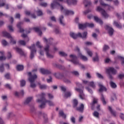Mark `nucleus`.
I'll list each match as a JSON object with an SVG mask.
<instances>
[{
  "label": "nucleus",
  "mask_w": 124,
  "mask_h": 124,
  "mask_svg": "<svg viewBox=\"0 0 124 124\" xmlns=\"http://www.w3.org/2000/svg\"><path fill=\"white\" fill-rule=\"evenodd\" d=\"M38 85L40 89H41L42 90H44L47 88V86L45 85H42L40 83H39Z\"/></svg>",
  "instance_id": "obj_39"
},
{
  "label": "nucleus",
  "mask_w": 124,
  "mask_h": 124,
  "mask_svg": "<svg viewBox=\"0 0 124 124\" xmlns=\"http://www.w3.org/2000/svg\"><path fill=\"white\" fill-rule=\"evenodd\" d=\"M120 117L121 118V119H122V120H124V114L121 113L120 114Z\"/></svg>",
  "instance_id": "obj_63"
},
{
  "label": "nucleus",
  "mask_w": 124,
  "mask_h": 124,
  "mask_svg": "<svg viewBox=\"0 0 124 124\" xmlns=\"http://www.w3.org/2000/svg\"><path fill=\"white\" fill-rule=\"evenodd\" d=\"M70 35L71 37H72V38H73L74 39H76V38H77L78 37H79V36H78V34H75L73 32H71L70 33Z\"/></svg>",
  "instance_id": "obj_29"
},
{
  "label": "nucleus",
  "mask_w": 124,
  "mask_h": 124,
  "mask_svg": "<svg viewBox=\"0 0 124 124\" xmlns=\"http://www.w3.org/2000/svg\"><path fill=\"white\" fill-rule=\"evenodd\" d=\"M28 80L30 82V87L31 88H35L36 87V85L34 83V81H35V79L37 78V76H36V75H32L31 72L28 73Z\"/></svg>",
  "instance_id": "obj_4"
},
{
  "label": "nucleus",
  "mask_w": 124,
  "mask_h": 124,
  "mask_svg": "<svg viewBox=\"0 0 124 124\" xmlns=\"http://www.w3.org/2000/svg\"><path fill=\"white\" fill-rule=\"evenodd\" d=\"M73 107H76L78 105V101L76 99H74L73 101Z\"/></svg>",
  "instance_id": "obj_45"
},
{
  "label": "nucleus",
  "mask_w": 124,
  "mask_h": 124,
  "mask_svg": "<svg viewBox=\"0 0 124 124\" xmlns=\"http://www.w3.org/2000/svg\"><path fill=\"white\" fill-rule=\"evenodd\" d=\"M98 87L100 88V89H99V92L100 93H101V92H103L104 91H107L106 88L104 87L103 85H102V83L101 82L98 83Z\"/></svg>",
  "instance_id": "obj_20"
},
{
  "label": "nucleus",
  "mask_w": 124,
  "mask_h": 124,
  "mask_svg": "<svg viewBox=\"0 0 124 124\" xmlns=\"http://www.w3.org/2000/svg\"><path fill=\"white\" fill-rule=\"evenodd\" d=\"M101 99L102 101H103V104L105 105L106 104V102L105 101V99H104V97L103 96V95H101Z\"/></svg>",
  "instance_id": "obj_53"
},
{
  "label": "nucleus",
  "mask_w": 124,
  "mask_h": 124,
  "mask_svg": "<svg viewBox=\"0 0 124 124\" xmlns=\"http://www.w3.org/2000/svg\"><path fill=\"white\" fill-rule=\"evenodd\" d=\"M118 78H120V79H122L123 78H124V74H120L118 76Z\"/></svg>",
  "instance_id": "obj_64"
},
{
  "label": "nucleus",
  "mask_w": 124,
  "mask_h": 124,
  "mask_svg": "<svg viewBox=\"0 0 124 124\" xmlns=\"http://www.w3.org/2000/svg\"><path fill=\"white\" fill-rule=\"evenodd\" d=\"M31 50L30 58L33 59L34 58V54H36V49H35V45L33 44L30 47H28Z\"/></svg>",
  "instance_id": "obj_9"
},
{
  "label": "nucleus",
  "mask_w": 124,
  "mask_h": 124,
  "mask_svg": "<svg viewBox=\"0 0 124 124\" xmlns=\"http://www.w3.org/2000/svg\"><path fill=\"white\" fill-rule=\"evenodd\" d=\"M8 28L9 29V31H10V32H13L14 31V29H13V27H12V26H8Z\"/></svg>",
  "instance_id": "obj_47"
},
{
  "label": "nucleus",
  "mask_w": 124,
  "mask_h": 124,
  "mask_svg": "<svg viewBox=\"0 0 124 124\" xmlns=\"http://www.w3.org/2000/svg\"><path fill=\"white\" fill-rule=\"evenodd\" d=\"M59 54L60 55V56H61L62 57H66V56H67V54H66V53H65L63 51H60L59 52Z\"/></svg>",
  "instance_id": "obj_43"
},
{
  "label": "nucleus",
  "mask_w": 124,
  "mask_h": 124,
  "mask_svg": "<svg viewBox=\"0 0 124 124\" xmlns=\"http://www.w3.org/2000/svg\"><path fill=\"white\" fill-rule=\"evenodd\" d=\"M76 50L78 51V58H80V59L82 60V61H83V62H88V57H87L85 55H83L82 53H80V49H79L78 47L76 48Z\"/></svg>",
  "instance_id": "obj_11"
},
{
  "label": "nucleus",
  "mask_w": 124,
  "mask_h": 124,
  "mask_svg": "<svg viewBox=\"0 0 124 124\" xmlns=\"http://www.w3.org/2000/svg\"><path fill=\"white\" fill-rule=\"evenodd\" d=\"M2 34L4 37H7V38H9L10 40V42L12 44H16V40L14 39V37L11 36V35L7 31H4L2 32Z\"/></svg>",
  "instance_id": "obj_5"
},
{
  "label": "nucleus",
  "mask_w": 124,
  "mask_h": 124,
  "mask_svg": "<svg viewBox=\"0 0 124 124\" xmlns=\"http://www.w3.org/2000/svg\"><path fill=\"white\" fill-rule=\"evenodd\" d=\"M46 95V94L44 93H42L41 94L37 95V97L38 98L36 100L37 102H38V103H42L39 106L40 108H45L46 103H47L49 106H54V105L52 101L46 100V99H45Z\"/></svg>",
  "instance_id": "obj_2"
},
{
  "label": "nucleus",
  "mask_w": 124,
  "mask_h": 124,
  "mask_svg": "<svg viewBox=\"0 0 124 124\" xmlns=\"http://www.w3.org/2000/svg\"><path fill=\"white\" fill-rule=\"evenodd\" d=\"M43 40L46 44V45L44 48V50L46 52V57L49 59H52V58H53L54 55L50 54V46H51L50 39H46V38H44Z\"/></svg>",
  "instance_id": "obj_3"
},
{
  "label": "nucleus",
  "mask_w": 124,
  "mask_h": 124,
  "mask_svg": "<svg viewBox=\"0 0 124 124\" xmlns=\"http://www.w3.org/2000/svg\"><path fill=\"white\" fill-rule=\"evenodd\" d=\"M109 49V46L107 45H105L103 47V51L106 52L107 50Z\"/></svg>",
  "instance_id": "obj_49"
},
{
  "label": "nucleus",
  "mask_w": 124,
  "mask_h": 124,
  "mask_svg": "<svg viewBox=\"0 0 124 124\" xmlns=\"http://www.w3.org/2000/svg\"><path fill=\"white\" fill-rule=\"evenodd\" d=\"M70 62H72L74 64H78V65H81V63L79 62L78 61V58L77 56L75 55L72 54L70 55Z\"/></svg>",
  "instance_id": "obj_7"
},
{
  "label": "nucleus",
  "mask_w": 124,
  "mask_h": 124,
  "mask_svg": "<svg viewBox=\"0 0 124 124\" xmlns=\"http://www.w3.org/2000/svg\"><path fill=\"white\" fill-rule=\"evenodd\" d=\"M94 20L95 21V22L100 24V25L103 24V21H102L101 19L98 18L97 16H94Z\"/></svg>",
  "instance_id": "obj_26"
},
{
  "label": "nucleus",
  "mask_w": 124,
  "mask_h": 124,
  "mask_svg": "<svg viewBox=\"0 0 124 124\" xmlns=\"http://www.w3.org/2000/svg\"><path fill=\"white\" fill-rule=\"evenodd\" d=\"M96 10L98 12H100L102 16L104 17V18L106 19L109 17V15L107 14V13H106L105 10L102 9L101 6H97L96 7Z\"/></svg>",
  "instance_id": "obj_6"
},
{
  "label": "nucleus",
  "mask_w": 124,
  "mask_h": 124,
  "mask_svg": "<svg viewBox=\"0 0 124 124\" xmlns=\"http://www.w3.org/2000/svg\"><path fill=\"white\" fill-rule=\"evenodd\" d=\"M62 79L63 82H64V83H66V84H70V83H71V81H70V80L66 78H65L64 77H63Z\"/></svg>",
  "instance_id": "obj_35"
},
{
  "label": "nucleus",
  "mask_w": 124,
  "mask_h": 124,
  "mask_svg": "<svg viewBox=\"0 0 124 124\" xmlns=\"http://www.w3.org/2000/svg\"><path fill=\"white\" fill-rule=\"evenodd\" d=\"M85 51H86V53L87 55L89 56V57H93V51H92V50H91L88 47H85Z\"/></svg>",
  "instance_id": "obj_27"
},
{
  "label": "nucleus",
  "mask_w": 124,
  "mask_h": 124,
  "mask_svg": "<svg viewBox=\"0 0 124 124\" xmlns=\"http://www.w3.org/2000/svg\"><path fill=\"white\" fill-rule=\"evenodd\" d=\"M83 83L85 85H89V86H90L93 89H95V84L93 81L89 82L87 80H83Z\"/></svg>",
  "instance_id": "obj_16"
},
{
  "label": "nucleus",
  "mask_w": 124,
  "mask_h": 124,
  "mask_svg": "<svg viewBox=\"0 0 124 124\" xmlns=\"http://www.w3.org/2000/svg\"><path fill=\"white\" fill-rule=\"evenodd\" d=\"M72 93L70 92H66L65 93V97H69L71 95Z\"/></svg>",
  "instance_id": "obj_51"
},
{
  "label": "nucleus",
  "mask_w": 124,
  "mask_h": 124,
  "mask_svg": "<svg viewBox=\"0 0 124 124\" xmlns=\"http://www.w3.org/2000/svg\"><path fill=\"white\" fill-rule=\"evenodd\" d=\"M36 46L39 48V53L41 56L44 55V50H43V46L40 45V42H37L36 43Z\"/></svg>",
  "instance_id": "obj_12"
},
{
  "label": "nucleus",
  "mask_w": 124,
  "mask_h": 124,
  "mask_svg": "<svg viewBox=\"0 0 124 124\" xmlns=\"http://www.w3.org/2000/svg\"><path fill=\"white\" fill-rule=\"evenodd\" d=\"M87 27H89V28H93V27H94V25H93V23H84L83 24H78V28L79 30H84V29H86Z\"/></svg>",
  "instance_id": "obj_8"
},
{
  "label": "nucleus",
  "mask_w": 124,
  "mask_h": 124,
  "mask_svg": "<svg viewBox=\"0 0 124 124\" xmlns=\"http://www.w3.org/2000/svg\"><path fill=\"white\" fill-rule=\"evenodd\" d=\"M59 1H62L63 0H58ZM50 7L51 9H55V8H59L62 12L66 16L68 15H73L74 14V12L73 11H69L67 9L63 7L62 5L60 4L57 1V0H53L52 2L51 3Z\"/></svg>",
  "instance_id": "obj_1"
},
{
  "label": "nucleus",
  "mask_w": 124,
  "mask_h": 124,
  "mask_svg": "<svg viewBox=\"0 0 124 124\" xmlns=\"http://www.w3.org/2000/svg\"><path fill=\"white\" fill-rule=\"evenodd\" d=\"M4 66L6 68V69H9V64H2L0 66V72H3V71H4Z\"/></svg>",
  "instance_id": "obj_21"
},
{
  "label": "nucleus",
  "mask_w": 124,
  "mask_h": 124,
  "mask_svg": "<svg viewBox=\"0 0 124 124\" xmlns=\"http://www.w3.org/2000/svg\"><path fill=\"white\" fill-rule=\"evenodd\" d=\"M78 1L77 0H66V2L68 5H71L72 4H76Z\"/></svg>",
  "instance_id": "obj_23"
},
{
  "label": "nucleus",
  "mask_w": 124,
  "mask_h": 124,
  "mask_svg": "<svg viewBox=\"0 0 124 124\" xmlns=\"http://www.w3.org/2000/svg\"><path fill=\"white\" fill-rule=\"evenodd\" d=\"M97 98L94 97L93 99V102L91 104V109L92 110H93V107H94V104H96V103H97Z\"/></svg>",
  "instance_id": "obj_28"
},
{
  "label": "nucleus",
  "mask_w": 124,
  "mask_h": 124,
  "mask_svg": "<svg viewBox=\"0 0 124 124\" xmlns=\"http://www.w3.org/2000/svg\"><path fill=\"white\" fill-rule=\"evenodd\" d=\"M33 30V31H36V32H38V34L39 35H41L42 34V32L41 31V30H40V29L39 28H34L32 29H30V31H27V33H30V32H31V31Z\"/></svg>",
  "instance_id": "obj_19"
},
{
  "label": "nucleus",
  "mask_w": 124,
  "mask_h": 124,
  "mask_svg": "<svg viewBox=\"0 0 124 124\" xmlns=\"http://www.w3.org/2000/svg\"><path fill=\"white\" fill-rule=\"evenodd\" d=\"M40 5L41 6H44V7H46V6H47V4L46 2H43V3H40Z\"/></svg>",
  "instance_id": "obj_59"
},
{
  "label": "nucleus",
  "mask_w": 124,
  "mask_h": 124,
  "mask_svg": "<svg viewBox=\"0 0 124 124\" xmlns=\"http://www.w3.org/2000/svg\"><path fill=\"white\" fill-rule=\"evenodd\" d=\"M83 3L85 6H89L91 4V2L88 0H84Z\"/></svg>",
  "instance_id": "obj_40"
},
{
  "label": "nucleus",
  "mask_w": 124,
  "mask_h": 124,
  "mask_svg": "<svg viewBox=\"0 0 124 124\" xmlns=\"http://www.w3.org/2000/svg\"><path fill=\"white\" fill-rule=\"evenodd\" d=\"M93 62H97L98 61V56L97 55H96L95 57H93Z\"/></svg>",
  "instance_id": "obj_56"
},
{
  "label": "nucleus",
  "mask_w": 124,
  "mask_h": 124,
  "mask_svg": "<svg viewBox=\"0 0 124 124\" xmlns=\"http://www.w3.org/2000/svg\"><path fill=\"white\" fill-rule=\"evenodd\" d=\"M105 29L108 31L109 35H113V33H114V29H113L112 27H110V25H106Z\"/></svg>",
  "instance_id": "obj_14"
},
{
  "label": "nucleus",
  "mask_w": 124,
  "mask_h": 124,
  "mask_svg": "<svg viewBox=\"0 0 124 124\" xmlns=\"http://www.w3.org/2000/svg\"><path fill=\"white\" fill-rule=\"evenodd\" d=\"M37 14L38 16H41L43 15V13H42V11L39 10L37 12Z\"/></svg>",
  "instance_id": "obj_55"
},
{
  "label": "nucleus",
  "mask_w": 124,
  "mask_h": 124,
  "mask_svg": "<svg viewBox=\"0 0 124 124\" xmlns=\"http://www.w3.org/2000/svg\"><path fill=\"white\" fill-rule=\"evenodd\" d=\"M26 85V81L24 80H22L20 81V85L21 87H24Z\"/></svg>",
  "instance_id": "obj_50"
},
{
  "label": "nucleus",
  "mask_w": 124,
  "mask_h": 124,
  "mask_svg": "<svg viewBox=\"0 0 124 124\" xmlns=\"http://www.w3.org/2000/svg\"><path fill=\"white\" fill-rule=\"evenodd\" d=\"M21 36L22 37H23V38H25V41L24 40H19L18 42L21 45H23L24 46H25V45H26V44L28 41H29L30 39L29 38V37H28L27 34H23Z\"/></svg>",
  "instance_id": "obj_10"
},
{
  "label": "nucleus",
  "mask_w": 124,
  "mask_h": 124,
  "mask_svg": "<svg viewBox=\"0 0 124 124\" xmlns=\"http://www.w3.org/2000/svg\"><path fill=\"white\" fill-rule=\"evenodd\" d=\"M100 4L102 6H104V7H107L108 10H112L113 9V7L108 4L105 3L104 2L102 1V0H100Z\"/></svg>",
  "instance_id": "obj_18"
},
{
  "label": "nucleus",
  "mask_w": 124,
  "mask_h": 124,
  "mask_svg": "<svg viewBox=\"0 0 124 124\" xmlns=\"http://www.w3.org/2000/svg\"><path fill=\"white\" fill-rule=\"evenodd\" d=\"M16 52H17L18 53H19V54H20V55H21V56H24V57H26V56H27V52L23 51V50H22L21 48L16 47Z\"/></svg>",
  "instance_id": "obj_22"
},
{
  "label": "nucleus",
  "mask_w": 124,
  "mask_h": 124,
  "mask_svg": "<svg viewBox=\"0 0 124 124\" xmlns=\"http://www.w3.org/2000/svg\"><path fill=\"white\" fill-rule=\"evenodd\" d=\"M59 115H60V116H61V117H62V118H64V119H65V118H66V115H65V114H64V113H63V111H62V110H61L59 112Z\"/></svg>",
  "instance_id": "obj_44"
},
{
  "label": "nucleus",
  "mask_w": 124,
  "mask_h": 124,
  "mask_svg": "<svg viewBox=\"0 0 124 124\" xmlns=\"http://www.w3.org/2000/svg\"><path fill=\"white\" fill-rule=\"evenodd\" d=\"M23 24V23L19 22L17 24V27L18 29H19V31L20 32H24V29L23 28H21V26Z\"/></svg>",
  "instance_id": "obj_31"
},
{
  "label": "nucleus",
  "mask_w": 124,
  "mask_h": 124,
  "mask_svg": "<svg viewBox=\"0 0 124 124\" xmlns=\"http://www.w3.org/2000/svg\"><path fill=\"white\" fill-rule=\"evenodd\" d=\"M108 110L110 111L111 114L113 115L114 117H116V112H115V111H114V110L112 109V108H111V107H108Z\"/></svg>",
  "instance_id": "obj_42"
},
{
  "label": "nucleus",
  "mask_w": 124,
  "mask_h": 124,
  "mask_svg": "<svg viewBox=\"0 0 124 124\" xmlns=\"http://www.w3.org/2000/svg\"><path fill=\"white\" fill-rule=\"evenodd\" d=\"M1 43L4 46H6V45L8 44V43H7V42L5 40H3L1 42Z\"/></svg>",
  "instance_id": "obj_52"
},
{
  "label": "nucleus",
  "mask_w": 124,
  "mask_h": 124,
  "mask_svg": "<svg viewBox=\"0 0 124 124\" xmlns=\"http://www.w3.org/2000/svg\"><path fill=\"white\" fill-rule=\"evenodd\" d=\"M15 95H16V96H19V95H24V91L21 90L20 91V93H19L17 92H15Z\"/></svg>",
  "instance_id": "obj_36"
},
{
  "label": "nucleus",
  "mask_w": 124,
  "mask_h": 124,
  "mask_svg": "<svg viewBox=\"0 0 124 124\" xmlns=\"http://www.w3.org/2000/svg\"><path fill=\"white\" fill-rule=\"evenodd\" d=\"M78 37H80L82 39H87V37L88 36V32L85 31L82 33L80 32L78 33Z\"/></svg>",
  "instance_id": "obj_17"
},
{
  "label": "nucleus",
  "mask_w": 124,
  "mask_h": 124,
  "mask_svg": "<svg viewBox=\"0 0 124 124\" xmlns=\"http://www.w3.org/2000/svg\"><path fill=\"white\" fill-rule=\"evenodd\" d=\"M47 97L48 98V99H53L54 95H52V94H51L50 93H48L47 94Z\"/></svg>",
  "instance_id": "obj_41"
},
{
  "label": "nucleus",
  "mask_w": 124,
  "mask_h": 124,
  "mask_svg": "<svg viewBox=\"0 0 124 124\" xmlns=\"http://www.w3.org/2000/svg\"><path fill=\"white\" fill-rule=\"evenodd\" d=\"M5 78L6 79H9L10 78V74L9 73H7L5 75Z\"/></svg>",
  "instance_id": "obj_60"
},
{
  "label": "nucleus",
  "mask_w": 124,
  "mask_h": 124,
  "mask_svg": "<svg viewBox=\"0 0 124 124\" xmlns=\"http://www.w3.org/2000/svg\"><path fill=\"white\" fill-rule=\"evenodd\" d=\"M75 90L79 93V97L81 98V99H86L85 94H84V93H83V90L78 88H75Z\"/></svg>",
  "instance_id": "obj_15"
},
{
  "label": "nucleus",
  "mask_w": 124,
  "mask_h": 124,
  "mask_svg": "<svg viewBox=\"0 0 124 124\" xmlns=\"http://www.w3.org/2000/svg\"><path fill=\"white\" fill-rule=\"evenodd\" d=\"M16 69L18 71H21V70H23V69H24V66L22 65H18L16 66Z\"/></svg>",
  "instance_id": "obj_38"
},
{
  "label": "nucleus",
  "mask_w": 124,
  "mask_h": 124,
  "mask_svg": "<svg viewBox=\"0 0 124 124\" xmlns=\"http://www.w3.org/2000/svg\"><path fill=\"white\" fill-rule=\"evenodd\" d=\"M96 75L97 77H98V78H100V79L103 78V77L102 76V75H101V74H100L98 73H96Z\"/></svg>",
  "instance_id": "obj_54"
},
{
  "label": "nucleus",
  "mask_w": 124,
  "mask_h": 124,
  "mask_svg": "<svg viewBox=\"0 0 124 124\" xmlns=\"http://www.w3.org/2000/svg\"><path fill=\"white\" fill-rule=\"evenodd\" d=\"M32 100V97H29L26 99L24 102V104L27 105L30 103V102Z\"/></svg>",
  "instance_id": "obj_33"
},
{
  "label": "nucleus",
  "mask_w": 124,
  "mask_h": 124,
  "mask_svg": "<svg viewBox=\"0 0 124 124\" xmlns=\"http://www.w3.org/2000/svg\"><path fill=\"white\" fill-rule=\"evenodd\" d=\"M116 60H120V61H121L122 62V64H124V58L120 56V55H118L117 58H116Z\"/></svg>",
  "instance_id": "obj_34"
},
{
  "label": "nucleus",
  "mask_w": 124,
  "mask_h": 124,
  "mask_svg": "<svg viewBox=\"0 0 124 124\" xmlns=\"http://www.w3.org/2000/svg\"><path fill=\"white\" fill-rule=\"evenodd\" d=\"M106 71L108 74H113V75H115L117 74V71L114 69L113 67H109L106 69Z\"/></svg>",
  "instance_id": "obj_13"
},
{
  "label": "nucleus",
  "mask_w": 124,
  "mask_h": 124,
  "mask_svg": "<svg viewBox=\"0 0 124 124\" xmlns=\"http://www.w3.org/2000/svg\"><path fill=\"white\" fill-rule=\"evenodd\" d=\"M78 111H79V112H83L84 110V105L83 104H81L79 107L77 108Z\"/></svg>",
  "instance_id": "obj_37"
},
{
  "label": "nucleus",
  "mask_w": 124,
  "mask_h": 124,
  "mask_svg": "<svg viewBox=\"0 0 124 124\" xmlns=\"http://www.w3.org/2000/svg\"><path fill=\"white\" fill-rule=\"evenodd\" d=\"M85 45H87L88 46H90L91 45H93V43H92L91 42H86L85 43Z\"/></svg>",
  "instance_id": "obj_57"
},
{
  "label": "nucleus",
  "mask_w": 124,
  "mask_h": 124,
  "mask_svg": "<svg viewBox=\"0 0 124 124\" xmlns=\"http://www.w3.org/2000/svg\"><path fill=\"white\" fill-rule=\"evenodd\" d=\"M71 121L73 124H75V118H74V117H72L71 118Z\"/></svg>",
  "instance_id": "obj_61"
},
{
  "label": "nucleus",
  "mask_w": 124,
  "mask_h": 124,
  "mask_svg": "<svg viewBox=\"0 0 124 124\" xmlns=\"http://www.w3.org/2000/svg\"><path fill=\"white\" fill-rule=\"evenodd\" d=\"M6 59L5 56H0V61H4Z\"/></svg>",
  "instance_id": "obj_62"
},
{
  "label": "nucleus",
  "mask_w": 124,
  "mask_h": 124,
  "mask_svg": "<svg viewBox=\"0 0 124 124\" xmlns=\"http://www.w3.org/2000/svg\"><path fill=\"white\" fill-rule=\"evenodd\" d=\"M40 72L42 74H50V73H51L50 71L42 68L40 69Z\"/></svg>",
  "instance_id": "obj_25"
},
{
  "label": "nucleus",
  "mask_w": 124,
  "mask_h": 124,
  "mask_svg": "<svg viewBox=\"0 0 124 124\" xmlns=\"http://www.w3.org/2000/svg\"><path fill=\"white\" fill-rule=\"evenodd\" d=\"M1 1H2V0H0V7H2V6H4L6 9H8L9 7L8 4L4 2L1 3Z\"/></svg>",
  "instance_id": "obj_24"
},
{
  "label": "nucleus",
  "mask_w": 124,
  "mask_h": 124,
  "mask_svg": "<svg viewBox=\"0 0 124 124\" xmlns=\"http://www.w3.org/2000/svg\"><path fill=\"white\" fill-rule=\"evenodd\" d=\"M110 85L111 88H113V89H115V88H117V85L116 84V83H114L112 81H111L110 82Z\"/></svg>",
  "instance_id": "obj_46"
},
{
  "label": "nucleus",
  "mask_w": 124,
  "mask_h": 124,
  "mask_svg": "<svg viewBox=\"0 0 124 124\" xmlns=\"http://www.w3.org/2000/svg\"><path fill=\"white\" fill-rule=\"evenodd\" d=\"M86 89L87 90V91H88L89 92V93H93V90H92V89H90V88L89 87H86Z\"/></svg>",
  "instance_id": "obj_58"
},
{
  "label": "nucleus",
  "mask_w": 124,
  "mask_h": 124,
  "mask_svg": "<svg viewBox=\"0 0 124 124\" xmlns=\"http://www.w3.org/2000/svg\"><path fill=\"white\" fill-rule=\"evenodd\" d=\"M59 21L62 25V26H65V23H64V22L63 21V16H61L59 17Z\"/></svg>",
  "instance_id": "obj_30"
},
{
  "label": "nucleus",
  "mask_w": 124,
  "mask_h": 124,
  "mask_svg": "<svg viewBox=\"0 0 124 124\" xmlns=\"http://www.w3.org/2000/svg\"><path fill=\"white\" fill-rule=\"evenodd\" d=\"M93 116L94 117H95V118H98L99 116V113L97 111H94L93 113Z\"/></svg>",
  "instance_id": "obj_48"
},
{
  "label": "nucleus",
  "mask_w": 124,
  "mask_h": 124,
  "mask_svg": "<svg viewBox=\"0 0 124 124\" xmlns=\"http://www.w3.org/2000/svg\"><path fill=\"white\" fill-rule=\"evenodd\" d=\"M113 25L114 26H116L117 28L118 29H121L122 28V25H121V23H118V22L114 21L113 22Z\"/></svg>",
  "instance_id": "obj_32"
}]
</instances>
